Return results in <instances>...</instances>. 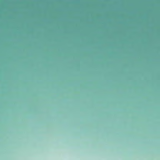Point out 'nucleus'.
<instances>
[{"label": "nucleus", "instance_id": "f257e3e1", "mask_svg": "<svg viewBox=\"0 0 160 160\" xmlns=\"http://www.w3.org/2000/svg\"><path fill=\"white\" fill-rule=\"evenodd\" d=\"M123 41H124V40H123Z\"/></svg>", "mask_w": 160, "mask_h": 160}]
</instances>
